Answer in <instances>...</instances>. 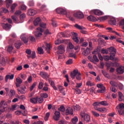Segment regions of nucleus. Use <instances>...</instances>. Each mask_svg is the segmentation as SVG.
Segmentation results:
<instances>
[{
  "instance_id": "obj_1",
  "label": "nucleus",
  "mask_w": 124,
  "mask_h": 124,
  "mask_svg": "<svg viewBox=\"0 0 124 124\" xmlns=\"http://www.w3.org/2000/svg\"><path fill=\"white\" fill-rule=\"evenodd\" d=\"M71 77L72 79H75L76 77L77 80H81V73L78 70H74L73 72L71 73Z\"/></svg>"
},
{
  "instance_id": "obj_2",
  "label": "nucleus",
  "mask_w": 124,
  "mask_h": 124,
  "mask_svg": "<svg viewBox=\"0 0 124 124\" xmlns=\"http://www.w3.org/2000/svg\"><path fill=\"white\" fill-rule=\"evenodd\" d=\"M80 115L81 117V120L85 122L86 123H89L91 121V117L90 115L84 112L80 113Z\"/></svg>"
},
{
  "instance_id": "obj_3",
  "label": "nucleus",
  "mask_w": 124,
  "mask_h": 124,
  "mask_svg": "<svg viewBox=\"0 0 124 124\" xmlns=\"http://www.w3.org/2000/svg\"><path fill=\"white\" fill-rule=\"evenodd\" d=\"M43 31H44V30L40 27H39L37 28V30L34 32V34L36 37H40V36H42V32H43Z\"/></svg>"
},
{
  "instance_id": "obj_4",
  "label": "nucleus",
  "mask_w": 124,
  "mask_h": 124,
  "mask_svg": "<svg viewBox=\"0 0 124 124\" xmlns=\"http://www.w3.org/2000/svg\"><path fill=\"white\" fill-rule=\"evenodd\" d=\"M97 87L100 89H98L97 92L99 93H105V87L102 84H97Z\"/></svg>"
},
{
  "instance_id": "obj_5",
  "label": "nucleus",
  "mask_w": 124,
  "mask_h": 124,
  "mask_svg": "<svg viewBox=\"0 0 124 124\" xmlns=\"http://www.w3.org/2000/svg\"><path fill=\"white\" fill-rule=\"evenodd\" d=\"M20 38L24 43L26 44L29 42V36L26 33L22 34L20 36Z\"/></svg>"
},
{
  "instance_id": "obj_6",
  "label": "nucleus",
  "mask_w": 124,
  "mask_h": 124,
  "mask_svg": "<svg viewBox=\"0 0 124 124\" xmlns=\"http://www.w3.org/2000/svg\"><path fill=\"white\" fill-rule=\"evenodd\" d=\"M6 107H7V103L3 100L1 101L0 103V108H2L1 109V112H5Z\"/></svg>"
},
{
  "instance_id": "obj_7",
  "label": "nucleus",
  "mask_w": 124,
  "mask_h": 124,
  "mask_svg": "<svg viewBox=\"0 0 124 124\" xmlns=\"http://www.w3.org/2000/svg\"><path fill=\"white\" fill-rule=\"evenodd\" d=\"M58 53L59 54H63L65 52V47L64 46L62 45H60L58 48Z\"/></svg>"
},
{
  "instance_id": "obj_8",
  "label": "nucleus",
  "mask_w": 124,
  "mask_h": 124,
  "mask_svg": "<svg viewBox=\"0 0 124 124\" xmlns=\"http://www.w3.org/2000/svg\"><path fill=\"white\" fill-rule=\"evenodd\" d=\"M74 16L78 19H83L84 18V14L81 12H78L74 14Z\"/></svg>"
},
{
  "instance_id": "obj_9",
  "label": "nucleus",
  "mask_w": 124,
  "mask_h": 124,
  "mask_svg": "<svg viewBox=\"0 0 124 124\" xmlns=\"http://www.w3.org/2000/svg\"><path fill=\"white\" fill-rule=\"evenodd\" d=\"M16 87H17V88H19V87H21V84L23 83V80H22L20 77H17L16 79Z\"/></svg>"
},
{
  "instance_id": "obj_10",
  "label": "nucleus",
  "mask_w": 124,
  "mask_h": 124,
  "mask_svg": "<svg viewBox=\"0 0 124 124\" xmlns=\"http://www.w3.org/2000/svg\"><path fill=\"white\" fill-rule=\"evenodd\" d=\"M1 26L4 30L5 31H9L12 26L10 24H8V23H2Z\"/></svg>"
},
{
  "instance_id": "obj_11",
  "label": "nucleus",
  "mask_w": 124,
  "mask_h": 124,
  "mask_svg": "<svg viewBox=\"0 0 124 124\" xmlns=\"http://www.w3.org/2000/svg\"><path fill=\"white\" fill-rule=\"evenodd\" d=\"M92 12L93 13H94V14H95V15H96L97 16H101V15H103V14H104L103 12L98 9L93 10Z\"/></svg>"
},
{
  "instance_id": "obj_12",
  "label": "nucleus",
  "mask_w": 124,
  "mask_h": 124,
  "mask_svg": "<svg viewBox=\"0 0 124 124\" xmlns=\"http://www.w3.org/2000/svg\"><path fill=\"white\" fill-rule=\"evenodd\" d=\"M55 116L53 117V118L55 121H59L60 120V118L61 117V113L59 111H55Z\"/></svg>"
},
{
  "instance_id": "obj_13",
  "label": "nucleus",
  "mask_w": 124,
  "mask_h": 124,
  "mask_svg": "<svg viewBox=\"0 0 124 124\" xmlns=\"http://www.w3.org/2000/svg\"><path fill=\"white\" fill-rule=\"evenodd\" d=\"M27 14L29 16H34L36 14V11L34 9H29Z\"/></svg>"
},
{
  "instance_id": "obj_14",
  "label": "nucleus",
  "mask_w": 124,
  "mask_h": 124,
  "mask_svg": "<svg viewBox=\"0 0 124 124\" xmlns=\"http://www.w3.org/2000/svg\"><path fill=\"white\" fill-rule=\"evenodd\" d=\"M56 12H57V13L61 14H67V13L66 10L61 8H58L57 9H56Z\"/></svg>"
},
{
  "instance_id": "obj_15",
  "label": "nucleus",
  "mask_w": 124,
  "mask_h": 124,
  "mask_svg": "<svg viewBox=\"0 0 124 124\" xmlns=\"http://www.w3.org/2000/svg\"><path fill=\"white\" fill-rule=\"evenodd\" d=\"M45 45H46V47L43 46V47L46 50L48 54H50V50H51V46L50 45V44H47L46 42H45Z\"/></svg>"
},
{
  "instance_id": "obj_16",
  "label": "nucleus",
  "mask_w": 124,
  "mask_h": 124,
  "mask_svg": "<svg viewBox=\"0 0 124 124\" xmlns=\"http://www.w3.org/2000/svg\"><path fill=\"white\" fill-rule=\"evenodd\" d=\"M73 39L76 43H79V39H78V34L75 32H73Z\"/></svg>"
},
{
  "instance_id": "obj_17",
  "label": "nucleus",
  "mask_w": 124,
  "mask_h": 124,
  "mask_svg": "<svg viewBox=\"0 0 124 124\" xmlns=\"http://www.w3.org/2000/svg\"><path fill=\"white\" fill-rule=\"evenodd\" d=\"M66 115H73V109L70 107L66 109Z\"/></svg>"
},
{
  "instance_id": "obj_18",
  "label": "nucleus",
  "mask_w": 124,
  "mask_h": 124,
  "mask_svg": "<svg viewBox=\"0 0 124 124\" xmlns=\"http://www.w3.org/2000/svg\"><path fill=\"white\" fill-rule=\"evenodd\" d=\"M40 75L42 77V78H44V79H47V78H49V75L45 72H41Z\"/></svg>"
},
{
  "instance_id": "obj_19",
  "label": "nucleus",
  "mask_w": 124,
  "mask_h": 124,
  "mask_svg": "<svg viewBox=\"0 0 124 124\" xmlns=\"http://www.w3.org/2000/svg\"><path fill=\"white\" fill-rule=\"evenodd\" d=\"M117 72L119 74H123V73H124V67L121 66V67L117 68Z\"/></svg>"
},
{
  "instance_id": "obj_20",
  "label": "nucleus",
  "mask_w": 124,
  "mask_h": 124,
  "mask_svg": "<svg viewBox=\"0 0 124 124\" xmlns=\"http://www.w3.org/2000/svg\"><path fill=\"white\" fill-rule=\"evenodd\" d=\"M8 79H9V80H13V79H14V75H7L5 77V82H8Z\"/></svg>"
},
{
  "instance_id": "obj_21",
  "label": "nucleus",
  "mask_w": 124,
  "mask_h": 124,
  "mask_svg": "<svg viewBox=\"0 0 124 124\" xmlns=\"http://www.w3.org/2000/svg\"><path fill=\"white\" fill-rule=\"evenodd\" d=\"M88 20L89 21H91V22H95L97 21V19H96V17L93 16H90L87 17Z\"/></svg>"
},
{
  "instance_id": "obj_22",
  "label": "nucleus",
  "mask_w": 124,
  "mask_h": 124,
  "mask_svg": "<svg viewBox=\"0 0 124 124\" xmlns=\"http://www.w3.org/2000/svg\"><path fill=\"white\" fill-rule=\"evenodd\" d=\"M91 53V49L89 48V47H87L86 50H85L82 52V54H83L84 56H89V54Z\"/></svg>"
},
{
  "instance_id": "obj_23",
  "label": "nucleus",
  "mask_w": 124,
  "mask_h": 124,
  "mask_svg": "<svg viewBox=\"0 0 124 124\" xmlns=\"http://www.w3.org/2000/svg\"><path fill=\"white\" fill-rule=\"evenodd\" d=\"M16 6H18V4L16 3H15L13 4L11 6V13H14V12L15 11V8H16Z\"/></svg>"
},
{
  "instance_id": "obj_24",
  "label": "nucleus",
  "mask_w": 124,
  "mask_h": 124,
  "mask_svg": "<svg viewBox=\"0 0 124 124\" xmlns=\"http://www.w3.org/2000/svg\"><path fill=\"white\" fill-rule=\"evenodd\" d=\"M40 22H41V19H40V18H39V17L37 18L34 21V26H38L40 23Z\"/></svg>"
},
{
  "instance_id": "obj_25",
  "label": "nucleus",
  "mask_w": 124,
  "mask_h": 124,
  "mask_svg": "<svg viewBox=\"0 0 124 124\" xmlns=\"http://www.w3.org/2000/svg\"><path fill=\"white\" fill-rule=\"evenodd\" d=\"M15 46L16 49H19L22 46V43L20 41H18L15 44Z\"/></svg>"
},
{
  "instance_id": "obj_26",
  "label": "nucleus",
  "mask_w": 124,
  "mask_h": 124,
  "mask_svg": "<svg viewBox=\"0 0 124 124\" xmlns=\"http://www.w3.org/2000/svg\"><path fill=\"white\" fill-rule=\"evenodd\" d=\"M118 95H119V101H123L124 100V94H123V93L122 92H119L118 93Z\"/></svg>"
},
{
  "instance_id": "obj_27",
  "label": "nucleus",
  "mask_w": 124,
  "mask_h": 124,
  "mask_svg": "<svg viewBox=\"0 0 124 124\" xmlns=\"http://www.w3.org/2000/svg\"><path fill=\"white\" fill-rule=\"evenodd\" d=\"M109 23L110 25H113L114 26H115V25H117V21L115 18H112L109 21Z\"/></svg>"
},
{
  "instance_id": "obj_28",
  "label": "nucleus",
  "mask_w": 124,
  "mask_h": 124,
  "mask_svg": "<svg viewBox=\"0 0 124 124\" xmlns=\"http://www.w3.org/2000/svg\"><path fill=\"white\" fill-rule=\"evenodd\" d=\"M12 0H6V6L7 8H9L10 7V5L12 4Z\"/></svg>"
},
{
  "instance_id": "obj_29",
  "label": "nucleus",
  "mask_w": 124,
  "mask_h": 124,
  "mask_svg": "<svg viewBox=\"0 0 124 124\" xmlns=\"http://www.w3.org/2000/svg\"><path fill=\"white\" fill-rule=\"evenodd\" d=\"M12 19L13 20L14 22L16 23V24H18L19 22H18V17L16 16H12Z\"/></svg>"
},
{
  "instance_id": "obj_30",
  "label": "nucleus",
  "mask_w": 124,
  "mask_h": 124,
  "mask_svg": "<svg viewBox=\"0 0 124 124\" xmlns=\"http://www.w3.org/2000/svg\"><path fill=\"white\" fill-rule=\"evenodd\" d=\"M108 51L109 52H110V53H116L117 51L116 50V48L113 46H111L109 48H108Z\"/></svg>"
},
{
  "instance_id": "obj_31",
  "label": "nucleus",
  "mask_w": 124,
  "mask_h": 124,
  "mask_svg": "<svg viewBox=\"0 0 124 124\" xmlns=\"http://www.w3.org/2000/svg\"><path fill=\"white\" fill-rule=\"evenodd\" d=\"M98 112H101V113H106L107 112V109L106 108H99L98 109Z\"/></svg>"
},
{
  "instance_id": "obj_32",
  "label": "nucleus",
  "mask_w": 124,
  "mask_h": 124,
  "mask_svg": "<svg viewBox=\"0 0 124 124\" xmlns=\"http://www.w3.org/2000/svg\"><path fill=\"white\" fill-rule=\"evenodd\" d=\"M30 102H31V103L36 104V103H37V97L31 98L30 100Z\"/></svg>"
},
{
  "instance_id": "obj_33",
  "label": "nucleus",
  "mask_w": 124,
  "mask_h": 124,
  "mask_svg": "<svg viewBox=\"0 0 124 124\" xmlns=\"http://www.w3.org/2000/svg\"><path fill=\"white\" fill-rule=\"evenodd\" d=\"M102 72L103 75L105 76V77H106L107 78H110V76L109 75V74L107 73L106 71L102 70Z\"/></svg>"
},
{
  "instance_id": "obj_34",
  "label": "nucleus",
  "mask_w": 124,
  "mask_h": 124,
  "mask_svg": "<svg viewBox=\"0 0 124 124\" xmlns=\"http://www.w3.org/2000/svg\"><path fill=\"white\" fill-rule=\"evenodd\" d=\"M40 96L43 98H48L49 95L47 94V93H42L40 94Z\"/></svg>"
},
{
  "instance_id": "obj_35",
  "label": "nucleus",
  "mask_w": 124,
  "mask_h": 124,
  "mask_svg": "<svg viewBox=\"0 0 124 124\" xmlns=\"http://www.w3.org/2000/svg\"><path fill=\"white\" fill-rule=\"evenodd\" d=\"M44 101V99L42 97H37V102H38L39 103L41 104Z\"/></svg>"
},
{
  "instance_id": "obj_36",
  "label": "nucleus",
  "mask_w": 124,
  "mask_h": 124,
  "mask_svg": "<svg viewBox=\"0 0 124 124\" xmlns=\"http://www.w3.org/2000/svg\"><path fill=\"white\" fill-rule=\"evenodd\" d=\"M72 122L73 124H76L78 122V117H75L72 119Z\"/></svg>"
},
{
  "instance_id": "obj_37",
  "label": "nucleus",
  "mask_w": 124,
  "mask_h": 124,
  "mask_svg": "<svg viewBox=\"0 0 124 124\" xmlns=\"http://www.w3.org/2000/svg\"><path fill=\"white\" fill-rule=\"evenodd\" d=\"M107 19H108V16H105L99 18V20H100L101 21H105V20H107Z\"/></svg>"
},
{
  "instance_id": "obj_38",
  "label": "nucleus",
  "mask_w": 124,
  "mask_h": 124,
  "mask_svg": "<svg viewBox=\"0 0 124 124\" xmlns=\"http://www.w3.org/2000/svg\"><path fill=\"white\" fill-rule=\"evenodd\" d=\"M75 28H76L77 29H78V30H84L85 29V28H84V27L82 26H80L78 24H76L75 25Z\"/></svg>"
},
{
  "instance_id": "obj_39",
  "label": "nucleus",
  "mask_w": 124,
  "mask_h": 124,
  "mask_svg": "<svg viewBox=\"0 0 124 124\" xmlns=\"http://www.w3.org/2000/svg\"><path fill=\"white\" fill-rule=\"evenodd\" d=\"M74 109L75 111H79V110H81V107L78 105H77L74 107Z\"/></svg>"
},
{
  "instance_id": "obj_40",
  "label": "nucleus",
  "mask_w": 124,
  "mask_h": 124,
  "mask_svg": "<svg viewBox=\"0 0 124 124\" xmlns=\"http://www.w3.org/2000/svg\"><path fill=\"white\" fill-rule=\"evenodd\" d=\"M115 54H116V53L115 52H113V53H110V60H111V61H113V60H114V59H115Z\"/></svg>"
},
{
  "instance_id": "obj_41",
  "label": "nucleus",
  "mask_w": 124,
  "mask_h": 124,
  "mask_svg": "<svg viewBox=\"0 0 124 124\" xmlns=\"http://www.w3.org/2000/svg\"><path fill=\"white\" fill-rule=\"evenodd\" d=\"M13 49H14L13 46H9L8 47L7 51L9 52V53H11V52L13 51Z\"/></svg>"
},
{
  "instance_id": "obj_42",
  "label": "nucleus",
  "mask_w": 124,
  "mask_h": 124,
  "mask_svg": "<svg viewBox=\"0 0 124 124\" xmlns=\"http://www.w3.org/2000/svg\"><path fill=\"white\" fill-rule=\"evenodd\" d=\"M5 59L3 57L2 58L0 63L2 64V65H5Z\"/></svg>"
},
{
  "instance_id": "obj_43",
  "label": "nucleus",
  "mask_w": 124,
  "mask_h": 124,
  "mask_svg": "<svg viewBox=\"0 0 124 124\" xmlns=\"http://www.w3.org/2000/svg\"><path fill=\"white\" fill-rule=\"evenodd\" d=\"M101 105H103V106H107L108 105V103L106 101H103L100 102Z\"/></svg>"
},
{
  "instance_id": "obj_44",
  "label": "nucleus",
  "mask_w": 124,
  "mask_h": 124,
  "mask_svg": "<svg viewBox=\"0 0 124 124\" xmlns=\"http://www.w3.org/2000/svg\"><path fill=\"white\" fill-rule=\"evenodd\" d=\"M38 53L41 55L42 54H43L44 51H43V48L42 47H38Z\"/></svg>"
},
{
  "instance_id": "obj_45",
  "label": "nucleus",
  "mask_w": 124,
  "mask_h": 124,
  "mask_svg": "<svg viewBox=\"0 0 124 124\" xmlns=\"http://www.w3.org/2000/svg\"><path fill=\"white\" fill-rule=\"evenodd\" d=\"M17 96L19 99H21V100H25V99H26V97L24 95L21 96L17 95Z\"/></svg>"
},
{
  "instance_id": "obj_46",
  "label": "nucleus",
  "mask_w": 124,
  "mask_h": 124,
  "mask_svg": "<svg viewBox=\"0 0 124 124\" xmlns=\"http://www.w3.org/2000/svg\"><path fill=\"white\" fill-rule=\"evenodd\" d=\"M25 18H26V14H22L20 16V19L21 21H23Z\"/></svg>"
},
{
  "instance_id": "obj_47",
  "label": "nucleus",
  "mask_w": 124,
  "mask_h": 124,
  "mask_svg": "<svg viewBox=\"0 0 124 124\" xmlns=\"http://www.w3.org/2000/svg\"><path fill=\"white\" fill-rule=\"evenodd\" d=\"M101 52L102 54H108L109 53V51H108V50L107 49H102L101 51Z\"/></svg>"
},
{
  "instance_id": "obj_48",
  "label": "nucleus",
  "mask_w": 124,
  "mask_h": 124,
  "mask_svg": "<svg viewBox=\"0 0 124 124\" xmlns=\"http://www.w3.org/2000/svg\"><path fill=\"white\" fill-rule=\"evenodd\" d=\"M29 39L31 42H35V38L32 36H30L29 37Z\"/></svg>"
},
{
  "instance_id": "obj_49",
  "label": "nucleus",
  "mask_w": 124,
  "mask_h": 124,
  "mask_svg": "<svg viewBox=\"0 0 124 124\" xmlns=\"http://www.w3.org/2000/svg\"><path fill=\"white\" fill-rule=\"evenodd\" d=\"M86 85L87 86H90V87H93V86H94V84L92 83L91 81H88L86 83Z\"/></svg>"
},
{
  "instance_id": "obj_50",
  "label": "nucleus",
  "mask_w": 124,
  "mask_h": 124,
  "mask_svg": "<svg viewBox=\"0 0 124 124\" xmlns=\"http://www.w3.org/2000/svg\"><path fill=\"white\" fill-rule=\"evenodd\" d=\"M72 63H73V60L72 59H69L66 62V64H72Z\"/></svg>"
},
{
  "instance_id": "obj_51",
  "label": "nucleus",
  "mask_w": 124,
  "mask_h": 124,
  "mask_svg": "<svg viewBox=\"0 0 124 124\" xmlns=\"http://www.w3.org/2000/svg\"><path fill=\"white\" fill-rule=\"evenodd\" d=\"M46 26H47V24L44 23H41L40 24V27H41V28H42L43 29H45L46 28Z\"/></svg>"
},
{
  "instance_id": "obj_52",
  "label": "nucleus",
  "mask_w": 124,
  "mask_h": 124,
  "mask_svg": "<svg viewBox=\"0 0 124 124\" xmlns=\"http://www.w3.org/2000/svg\"><path fill=\"white\" fill-rule=\"evenodd\" d=\"M27 81L28 83H31V82H32V77H31V76H29L28 77Z\"/></svg>"
},
{
  "instance_id": "obj_53",
  "label": "nucleus",
  "mask_w": 124,
  "mask_h": 124,
  "mask_svg": "<svg viewBox=\"0 0 124 124\" xmlns=\"http://www.w3.org/2000/svg\"><path fill=\"white\" fill-rule=\"evenodd\" d=\"M59 111H61L62 112H64L65 111V108L64 106H62L60 107L59 108Z\"/></svg>"
},
{
  "instance_id": "obj_54",
  "label": "nucleus",
  "mask_w": 124,
  "mask_h": 124,
  "mask_svg": "<svg viewBox=\"0 0 124 124\" xmlns=\"http://www.w3.org/2000/svg\"><path fill=\"white\" fill-rule=\"evenodd\" d=\"M49 117H50V112H47L46 114V117L45 118V121H48V119H49Z\"/></svg>"
},
{
  "instance_id": "obj_55",
  "label": "nucleus",
  "mask_w": 124,
  "mask_h": 124,
  "mask_svg": "<svg viewBox=\"0 0 124 124\" xmlns=\"http://www.w3.org/2000/svg\"><path fill=\"white\" fill-rule=\"evenodd\" d=\"M52 25L54 28H56V27H58V24H57V22L54 21V19H52Z\"/></svg>"
},
{
  "instance_id": "obj_56",
  "label": "nucleus",
  "mask_w": 124,
  "mask_h": 124,
  "mask_svg": "<svg viewBox=\"0 0 124 124\" xmlns=\"http://www.w3.org/2000/svg\"><path fill=\"white\" fill-rule=\"evenodd\" d=\"M44 85V84H43V82H40L39 83V86H38L39 89H40V90H41V89L43 88Z\"/></svg>"
},
{
  "instance_id": "obj_57",
  "label": "nucleus",
  "mask_w": 124,
  "mask_h": 124,
  "mask_svg": "<svg viewBox=\"0 0 124 124\" xmlns=\"http://www.w3.org/2000/svg\"><path fill=\"white\" fill-rule=\"evenodd\" d=\"M92 114H93V116L94 117H99V114L97 112L94 111H92Z\"/></svg>"
},
{
  "instance_id": "obj_58",
  "label": "nucleus",
  "mask_w": 124,
  "mask_h": 124,
  "mask_svg": "<svg viewBox=\"0 0 124 124\" xmlns=\"http://www.w3.org/2000/svg\"><path fill=\"white\" fill-rule=\"evenodd\" d=\"M69 48L70 50H72V49H74V46L72 45V43H69Z\"/></svg>"
},
{
  "instance_id": "obj_59",
  "label": "nucleus",
  "mask_w": 124,
  "mask_h": 124,
  "mask_svg": "<svg viewBox=\"0 0 124 124\" xmlns=\"http://www.w3.org/2000/svg\"><path fill=\"white\" fill-rule=\"evenodd\" d=\"M36 86V83L34 82L30 88V91H32L33 90V88H35V86Z\"/></svg>"
},
{
  "instance_id": "obj_60",
  "label": "nucleus",
  "mask_w": 124,
  "mask_h": 124,
  "mask_svg": "<svg viewBox=\"0 0 124 124\" xmlns=\"http://www.w3.org/2000/svg\"><path fill=\"white\" fill-rule=\"evenodd\" d=\"M75 93H78V94H80V93H82V91H81V90L77 88L76 89H75Z\"/></svg>"
},
{
  "instance_id": "obj_61",
  "label": "nucleus",
  "mask_w": 124,
  "mask_h": 124,
  "mask_svg": "<svg viewBox=\"0 0 124 124\" xmlns=\"http://www.w3.org/2000/svg\"><path fill=\"white\" fill-rule=\"evenodd\" d=\"M59 91H60V92H61V93H63V92H64V90H63V87L60 85L59 86Z\"/></svg>"
},
{
  "instance_id": "obj_62",
  "label": "nucleus",
  "mask_w": 124,
  "mask_h": 124,
  "mask_svg": "<svg viewBox=\"0 0 124 124\" xmlns=\"http://www.w3.org/2000/svg\"><path fill=\"white\" fill-rule=\"evenodd\" d=\"M104 59L105 61H106V62H108V61H109V60H110V57H109V56H108V55L105 56H104Z\"/></svg>"
},
{
  "instance_id": "obj_63",
  "label": "nucleus",
  "mask_w": 124,
  "mask_h": 124,
  "mask_svg": "<svg viewBox=\"0 0 124 124\" xmlns=\"http://www.w3.org/2000/svg\"><path fill=\"white\" fill-rule=\"evenodd\" d=\"M110 85H111V86H112L113 87H115V86L117 85V82L114 81H111L110 82Z\"/></svg>"
},
{
  "instance_id": "obj_64",
  "label": "nucleus",
  "mask_w": 124,
  "mask_h": 124,
  "mask_svg": "<svg viewBox=\"0 0 124 124\" xmlns=\"http://www.w3.org/2000/svg\"><path fill=\"white\" fill-rule=\"evenodd\" d=\"M110 90L111 91V92H112L113 93H117V90L116 89V88L115 87H111L110 88Z\"/></svg>"
}]
</instances>
